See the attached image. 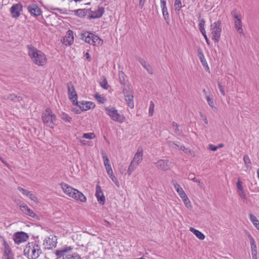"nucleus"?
Instances as JSON below:
<instances>
[{"instance_id": "nucleus-17", "label": "nucleus", "mask_w": 259, "mask_h": 259, "mask_svg": "<svg viewBox=\"0 0 259 259\" xmlns=\"http://www.w3.org/2000/svg\"><path fill=\"white\" fill-rule=\"evenodd\" d=\"M60 185L63 192L70 197L72 196L74 192L76 190L75 189L63 182L61 183Z\"/></svg>"}, {"instance_id": "nucleus-20", "label": "nucleus", "mask_w": 259, "mask_h": 259, "mask_svg": "<svg viewBox=\"0 0 259 259\" xmlns=\"http://www.w3.org/2000/svg\"><path fill=\"white\" fill-rule=\"evenodd\" d=\"M28 11L31 15L34 16H39L41 14L40 8L35 4H32L28 7Z\"/></svg>"}, {"instance_id": "nucleus-2", "label": "nucleus", "mask_w": 259, "mask_h": 259, "mask_svg": "<svg viewBox=\"0 0 259 259\" xmlns=\"http://www.w3.org/2000/svg\"><path fill=\"white\" fill-rule=\"evenodd\" d=\"M41 253L40 247L36 243H29L24 249V254L28 259H36Z\"/></svg>"}, {"instance_id": "nucleus-27", "label": "nucleus", "mask_w": 259, "mask_h": 259, "mask_svg": "<svg viewBox=\"0 0 259 259\" xmlns=\"http://www.w3.org/2000/svg\"><path fill=\"white\" fill-rule=\"evenodd\" d=\"M190 231L192 232L195 236L200 240H204L205 238V235L200 231L195 229L194 228L191 227Z\"/></svg>"}, {"instance_id": "nucleus-21", "label": "nucleus", "mask_w": 259, "mask_h": 259, "mask_svg": "<svg viewBox=\"0 0 259 259\" xmlns=\"http://www.w3.org/2000/svg\"><path fill=\"white\" fill-rule=\"evenodd\" d=\"M71 197L81 202H85L87 201L86 197L83 194V193L77 189H76L75 192H74Z\"/></svg>"}, {"instance_id": "nucleus-6", "label": "nucleus", "mask_w": 259, "mask_h": 259, "mask_svg": "<svg viewBox=\"0 0 259 259\" xmlns=\"http://www.w3.org/2000/svg\"><path fill=\"white\" fill-rule=\"evenodd\" d=\"M72 250V248L70 246L65 247L56 250V254L58 257H63V259H81L80 256L77 254H68Z\"/></svg>"}, {"instance_id": "nucleus-64", "label": "nucleus", "mask_w": 259, "mask_h": 259, "mask_svg": "<svg viewBox=\"0 0 259 259\" xmlns=\"http://www.w3.org/2000/svg\"><path fill=\"white\" fill-rule=\"evenodd\" d=\"M4 259H14L13 254L4 256Z\"/></svg>"}, {"instance_id": "nucleus-38", "label": "nucleus", "mask_w": 259, "mask_h": 259, "mask_svg": "<svg viewBox=\"0 0 259 259\" xmlns=\"http://www.w3.org/2000/svg\"><path fill=\"white\" fill-rule=\"evenodd\" d=\"M204 24L205 21L204 20V19H201L200 21V22L198 25L199 30L202 34H204L205 33H206L205 30L204 29Z\"/></svg>"}, {"instance_id": "nucleus-25", "label": "nucleus", "mask_w": 259, "mask_h": 259, "mask_svg": "<svg viewBox=\"0 0 259 259\" xmlns=\"http://www.w3.org/2000/svg\"><path fill=\"white\" fill-rule=\"evenodd\" d=\"M4 248V257L13 254L12 250L9 244L4 241L3 243Z\"/></svg>"}, {"instance_id": "nucleus-37", "label": "nucleus", "mask_w": 259, "mask_h": 259, "mask_svg": "<svg viewBox=\"0 0 259 259\" xmlns=\"http://www.w3.org/2000/svg\"><path fill=\"white\" fill-rule=\"evenodd\" d=\"M247 236L249 239L251 249H256V245L254 239H253L252 236L250 235V234L248 232L247 233Z\"/></svg>"}, {"instance_id": "nucleus-24", "label": "nucleus", "mask_w": 259, "mask_h": 259, "mask_svg": "<svg viewBox=\"0 0 259 259\" xmlns=\"http://www.w3.org/2000/svg\"><path fill=\"white\" fill-rule=\"evenodd\" d=\"M104 12V9L102 7H99L98 10L92 12L91 17L93 18H98L102 16Z\"/></svg>"}, {"instance_id": "nucleus-40", "label": "nucleus", "mask_w": 259, "mask_h": 259, "mask_svg": "<svg viewBox=\"0 0 259 259\" xmlns=\"http://www.w3.org/2000/svg\"><path fill=\"white\" fill-rule=\"evenodd\" d=\"M100 84L104 89L107 90L109 88L107 80L105 77H104L103 80L100 82Z\"/></svg>"}, {"instance_id": "nucleus-19", "label": "nucleus", "mask_w": 259, "mask_h": 259, "mask_svg": "<svg viewBox=\"0 0 259 259\" xmlns=\"http://www.w3.org/2000/svg\"><path fill=\"white\" fill-rule=\"evenodd\" d=\"M18 189L19 191L22 192V193L24 195L28 197L32 201H33L35 202H36V203L38 202L37 198L36 197V196L35 195H34L33 194H32L30 191H29L27 190L24 189L21 187H18Z\"/></svg>"}, {"instance_id": "nucleus-53", "label": "nucleus", "mask_w": 259, "mask_h": 259, "mask_svg": "<svg viewBox=\"0 0 259 259\" xmlns=\"http://www.w3.org/2000/svg\"><path fill=\"white\" fill-rule=\"evenodd\" d=\"M218 87L220 90V92L222 94V95L225 96V92L224 88L221 85L220 82H218Z\"/></svg>"}, {"instance_id": "nucleus-9", "label": "nucleus", "mask_w": 259, "mask_h": 259, "mask_svg": "<svg viewBox=\"0 0 259 259\" xmlns=\"http://www.w3.org/2000/svg\"><path fill=\"white\" fill-rule=\"evenodd\" d=\"M95 196L97 198L98 203L100 205H103L105 204L106 198L101 187L99 184L97 185L96 187Z\"/></svg>"}, {"instance_id": "nucleus-16", "label": "nucleus", "mask_w": 259, "mask_h": 259, "mask_svg": "<svg viewBox=\"0 0 259 259\" xmlns=\"http://www.w3.org/2000/svg\"><path fill=\"white\" fill-rule=\"evenodd\" d=\"M75 104L77 105L80 109L83 111L93 109L95 107L94 103L89 101H82L79 102L76 101Z\"/></svg>"}, {"instance_id": "nucleus-41", "label": "nucleus", "mask_w": 259, "mask_h": 259, "mask_svg": "<svg viewBox=\"0 0 259 259\" xmlns=\"http://www.w3.org/2000/svg\"><path fill=\"white\" fill-rule=\"evenodd\" d=\"M7 99L14 102L19 101L20 100V97H18L15 94H11L7 97Z\"/></svg>"}, {"instance_id": "nucleus-3", "label": "nucleus", "mask_w": 259, "mask_h": 259, "mask_svg": "<svg viewBox=\"0 0 259 259\" xmlns=\"http://www.w3.org/2000/svg\"><path fill=\"white\" fill-rule=\"evenodd\" d=\"M42 120L44 123L51 128H53L56 121V116L53 113L51 109L47 108L42 114Z\"/></svg>"}, {"instance_id": "nucleus-28", "label": "nucleus", "mask_w": 259, "mask_h": 259, "mask_svg": "<svg viewBox=\"0 0 259 259\" xmlns=\"http://www.w3.org/2000/svg\"><path fill=\"white\" fill-rule=\"evenodd\" d=\"M92 42L91 45L94 46L101 45L103 44V40L101 39L98 36L93 34V36H91Z\"/></svg>"}, {"instance_id": "nucleus-26", "label": "nucleus", "mask_w": 259, "mask_h": 259, "mask_svg": "<svg viewBox=\"0 0 259 259\" xmlns=\"http://www.w3.org/2000/svg\"><path fill=\"white\" fill-rule=\"evenodd\" d=\"M160 7L162 9L163 16L165 20L166 21V22L168 24L169 22L170 19H169V14L167 11V8L166 5L161 6Z\"/></svg>"}, {"instance_id": "nucleus-11", "label": "nucleus", "mask_w": 259, "mask_h": 259, "mask_svg": "<svg viewBox=\"0 0 259 259\" xmlns=\"http://www.w3.org/2000/svg\"><path fill=\"white\" fill-rule=\"evenodd\" d=\"M56 237L50 236L46 237L44 240V245L45 248L47 249H52L56 246Z\"/></svg>"}, {"instance_id": "nucleus-12", "label": "nucleus", "mask_w": 259, "mask_h": 259, "mask_svg": "<svg viewBox=\"0 0 259 259\" xmlns=\"http://www.w3.org/2000/svg\"><path fill=\"white\" fill-rule=\"evenodd\" d=\"M143 160V149L139 147L131 163L138 166Z\"/></svg>"}, {"instance_id": "nucleus-39", "label": "nucleus", "mask_w": 259, "mask_h": 259, "mask_svg": "<svg viewBox=\"0 0 259 259\" xmlns=\"http://www.w3.org/2000/svg\"><path fill=\"white\" fill-rule=\"evenodd\" d=\"M97 101L100 103H104L106 101V99L98 94H96L94 96Z\"/></svg>"}, {"instance_id": "nucleus-10", "label": "nucleus", "mask_w": 259, "mask_h": 259, "mask_svg": "<svg viewBox=\"0 0 259 259\" xmlns=\"http://www.w3.org/2000/svg\"><path fill=\"white\" fill-rule=\"evenodd\" d=\"M28 238L27 234L23 232L16 233L13 235V240L15 243L17 244L26 241Z\"/></svg>"}, {"instance_id": "nucleus-22", "label": "nucleus", "mask_w": 259, "mask_h": 259, "mask_svg": "<svg viewBox=\"0 0 259 259\" xmlns=\"http://www.w3.org/2000/svg\"><path fill=\"white\" fill-rule=\"evenodd\" d=\"M138 61L143 66V67L147 71V72L150 74H153V69L151 66L146 63V62L142 58L140 57L138 58Z\"/></svg>"}, {"instance_id": "nucleus-52", "label": "nucleus", "mask_w": 259, "mask_h": 259, "mask_svg": "<svg viewBox=\"0 0 259 259\" xmlns=\"http://www.w3.org/2000/svg\"><path fill=\"white\" fill-rule=\"evenodd\" d=\"M189 178L190 179H191V180H192L193 181H194V182H197V183H198L199 186L200 187H201V188L202 187V186H203V184H202V183H201V182H200V181L199 180L197 179H196V178H190V175L189 176Z\"/></svg>"}, {"instance_id": "nucleus-33", "label": "nucleus", "mask_w": 259, "mask_h": 259, "mask_svg": "<svg viewBox=\"0 0 259 259\" xmlns=\"http://www.w3.org/2000/svg\"><path fill=\"white\" fill-rule=\"evenodd\" d=\"M249 215L250 221L252 223L255 227L259 230V221L258 219L255 215L252 214H249Z\"/></svg>"}, {"instance_id": "nucleus-59", "label": "nucleus", "mask_w": 259, "mask_h": 259, "mask_svg": "<svg viewBox=\"0 0 259 259\" xmlns=\"http://www.w3.org/2000/svg\"><path fill=\"white\" fill-rule=\"evenodd\" d=\"M200 115H201V117H202V120L204 121V123L206 124H207L208 123V120L206 118V117L205 116V115H203L202 114H200Z\"/></svg>"}, {"instance_id": "nucleus-36", "label": "nucleus", "mask_w": 259, "mask_h": 259, "mask_svg": "<svg viewBox=\"0 0 259 259\" xmlns=\"http://www.w3.org/2000/svg\"><path fill=\"white\" fill-rule=\"evenodd\" d=\"M102 155L104 166H106L107 165H111L110 163V160L108 158L107 154L105 152H102Z\"/></svg>"}, {"instance_id": "nucleus-61", "label": "nucleus", "mask_w": 259, "mask_h": 259, "mask_svg": "<svg viewBox=\"0 0 259 259\" xmlns=\"http://www.w3.org/2000/svg\"><path fill=\"white\" fill-rule=\"evenodd\" d=\"M84 57H85L86 59L88 60L89 61H90L91 60V56L89 53H86L84 55Z\"/></svg>"}, {"instance_id": "nucleus-50", "label": "nucleus", "mask_w": 259, "mask_h": 259, "mask_svg": "<svg viewBox=\"0 0 259 259\" xmlns=\"http://www.w3.org/2000/svg\"><path fill=\"white\" fill-rule=\"evenodd\" d=\"M172 127L176 134L180 135L181 132L179 131L178 124L176 122L172 123Z\"/></svg>"}, {"instance_id": "nucleus-35", "label": "nucleus", "mask_w": 259, "mask_h": 259, "mask_svg": "<svg viewBox=\"0 0 259 259\" xmlns=\"http://www.w3.org/2000/svg\"><path fill=\"white\" fill-rule=\"evenodd\" d=\"M75 15L79 17H83L86 15L87 10L85 9H78L74 11Z\"/></svg>"}, {"instance_id": "nucleus-62", "label": "nucleus", "mask_w": 259, "mask_h": 259, "mask_svg": "<svg viewBox=\"0 0 259 259\" xmlns=\"http://www.w3.org/2000/svg\"><path fill=\"white\" fill-rule=\"evenodd\" d=\"M251 254L252 257L257 256V250L256 249H251Z\"/></svg>"}, {"instance_id": "nucleus-30", "label": "nucleus", "mask_w": 259, "mask_h": 259, "mask_svg": "<svg viewBox=\"0 0 259 259\" xmlns=\"http://www.w3.org/2000/svg\"><path fill=\"white\" fill-rule=\"evenodd\" d=\"M125 100L126 101L128 106L131 108H133L134 107V103L133 102V96L132 95H125Z\"/></svg>"}, {"instance_id": "nucleus-51", "label": "nucleus", "mask_w": 259, "mask_h": 259, "mask_svg": "<svg viewBox=\"0 0 259 259\" xmlns=\"http://www.w3.org/2000/svg\"><path fill=\"white\" fill-rule=\"evenodd\" d=\"M177 193L179 194L180 197L182 199V200L187 196L183 189L180 190Z\"/></svg>"}, {"instance_id": "nucleus-46", "label": "nucleus", "mask_w": 259, "mask_h": 259, "mask_svg": "<svg viewBox=\"0 0 259 259\" xmlns=\"http://www.w3.org/2000/svg\"><path fill=\"white\" fill-rule=\"evenodd\" d=\"M154 110V104L153 101L150 102V104L149 109V115L150 116L153 115Z\"/></svg>"}, {"instance_id": "nucleus-14", "label": "nucleus", "mask_w": 259, "mask_h": 259, "mask_svg": "<svg viewBox=\"0 0 259 259\" xmlns=\"http://www.w3.org/2000/svg\"><path fill=\"white\" fill-rule=\"evenodd\" d=\"M20 209L25 214L34 219H38V216L26 204L23 203L19 206Z\"/></svg>"}, {"instance_id": "nucleus-42", "label": "nucleus", "mask_w": 259, "mask_h": 259, "mask_svg": "<svg viewBox=\"0 0 259 259\" xmlns=\"http://www.w3.org/2000/svg\"><path fill=\"white\" fill-rule=\"evenodd\" d=\"M183 201L187 208H188V209L192 208L191 202L187 196L185 197L184 199H183Z\"/></svg>"}, {"instance_id": "nucleus-31", "label": "nucleus", "mask_w": 259, "mask_h": 259, "mask_svg": "<svg viewBox=\"0 0 259 259\" xmlns=\"http://www.w3.org/2000/svg\"><path fill=\"white\" fill-rule=\"evenodd\" d=\"M118 75L120 83L121 84L125 85L127 81L126 76L122 71H119Z\"/></svg>"}, {"instance_id": "nucleus-58", "label": "nucleus", "mask_w": 259, "mask_h": 259, "mask_svg": "<svg viewBox=\"0 0 259 259\" xmlns=\"http://www.w3.org/2000/svg\"><path fill=\"white\" fill-rule=\"evenodd\" d=\"M208 149L212 151H215L218 149V147H217L212 144H209L208 145Z\"/></svg>"}, {"instance_id": "nucleus-56", "label": "nucleus", "mask_w": 259, "mask_h": 259, "mask_svg": "<svg viewBox=\"0 0 259 259\" xmlns=\"http://www.w3.org/2000/svg\"><path fill=\"white\" fill-rule=\"evenodd\" d=\"M184 152L188 154V155H191L193 156H194V152L192 151L189 148H186L185 149V150H184Z\"/></svg>"}, {"instance_id": "nucleus-49", "label": "nucleus", "mask_w": 259, "mask_h": 259, "mask_svg": "<svg viewBox=\"0 0 259 259\" xmlns=\"http://www.w3.org/2000/svg\"><path fill=\"white\" fill-rule=\"evenodd\" d=\"M137 166L134 165V164L130 163L128 170H127V173L129 176H130L132 172L137 168Z\"/></svg>"}, {"instance_id": "nucleus-29", "label": "nucleus", "mask_w": 259, "mask_h": 259, "mask_svg": "<svg viewBox=\"0 0 259 259\" xmlns=\"http://www.w3.org/2000/svg\"><path fill=\"white\" fill-rule=\"evenodd\" d=\"M198 56L202 65L203 66H207V63L206 61L204 55L201 49H199L198 50Z\"/></svg>"}, {"instance_id": "nucleus-5", "label": "nucleus", "mask_w": 259, "mask_h": 259, "mask_svg": "<svg viewBox=\"0 0 259 259\" xmlns=\"http://www.w3.org/2000/svg\"><path fill=\"white\" fill-rule=\"evenodd\" d=\"M222 32L221 22L220 20L211 23L210 25V33L212 39L215 42H218Z\"/></svg>"}, {"instance_id": "nucleus-1", "label": "nucleus", "mask_w": 259, "mask_h": 259, "mask_svg": "<svg viewBox=\"0 0 259 259\" xmlns=\"http://www.w3.org/2000/svg\"><path fill=\"white\" fill-rule=\"evenodd\" d=\"M28 54L32 62L39 66L45 65L47 62L46 55L31 45L27 46Z\"/></svg>"}, {"instance_id": "nucleus-57", "label": "nucleus", "mask_w": 259, "mask_h": 259, "mask_svg": "<svg viewBox=\"0 0 259 259\" xmlns=\"http://www.w3.org/2000/svg\"><path fill=\"white\" fill-rule=\"evenodd\" d=\"M174 186L177 192H179L180 190L183 189L180 186V185L177 183L174 184Z\"/></svg>"}, {"instance_id": "nucleus-13", "label": "nucleus", "mask_w": 259, "mask_h": 259, "mask_svg": "<svg viewBox=\"0 0 259 259\" xmlns=\"http://www.w3.org/2000/svg\"><path fill=\"white\" fill-rule=\"evenodd\" d=\"M67 90L68 97L70 100H72L73 104H75L77 101V94L75 90L74 87L71 82L67 84Z\"/></svg>"}, {"instance_id": "nucleus-45", "label": "nucleus", "mask_w": 259, "mask_h": 259, "mask_svg": "<svg viewBox=\"0 0 259 259\" xmlns=\"http://www.w3.org/2000/svg\"><path fill=\"white\" fill-rule=\"evenodd\" d=\"M175 7L177 11H179L182 8V3L181 0H176L175 2Z\"/></svg>"}, {"instance_id": "nucleus-54", "label": "nucleus", "mask_w": 259, "mask_h": 259, "mask_svg": "<svg viewBox=\"0 0 259 259\" xmlns=\"http://www.w3.org/2000/svg\"><path fill=\"white\" fill-rule=\"evenodd\" d=\"M239 195L240 197L244 200H246L245 193L244 190L242 191L238 192Z\"/></svg>"}, {"instance_id": "nucleus-47", "label": "nucleus", "mask_w": 259, "mask_h": 259, "mask_svg": "<svg viewBox=\"0 0 259 259\" xmlns=\"http://www.w3.org/2000/svg\"><path fill=\"white\" fill-rule=\"evenodd\" d=\"M167 143L168 146L172 149H177L179 147V145L176 142L169 141Z\"/></svg>"}, {"instance_id": "nucleus-7", "label": "nucleus", "mask_w": 259, "mask_h": 259, "mask_svg": "<svg viewBox=\"0 0 259 259\" xmlns=\"http://www.w3.org/2000/svg\"><path fill=\"white\" fill-rule=\"evenodd\" d=\"M231 15L234 19V25L236 31L239 34L244 36L245 34L242 28L241 15L237 12L236 9H234L231 12Z\"/></svg>"}, {"instance_id": "nucleus-43", "label": "nucleus", "mask_w": 259, "mask_h": 259, "mask_svg": "<svg viewBox=\"0 0 259 259\" xmlns=\"http://www.w3.org/2000/svg\"><path fill=\"white\" fill-rule=\"evenodd\" d=\"M96 137L95 135L93 133H85L83 134L82 137L88 139H93Z\"/></svg>"}, {"instance_id": "nucleus-34", "label": "nucleus", "mask_w": 259, "mask_h": 259, "mask_svg": "<svg viewBox=\"0 0 259 259\" xmlns=\"http://www.w3.org/2000/svg\"><path fill=\"white\" fill-rule=\"evenodd\" d=\"M60 117L65 122H71L72 118L65 112H61L60 114Z\"/></svg>"}, {"instance_id": "nucleus-55", "label": "nucleus", "mask_w": 259, "mask_h": 259, "mask_svg": "<svg viewBox=\"0 0 259 259\" xmlns=\"http://www.w3.org/2000/svg\"><path fill=\"white\" fill-rule=\"evenodd\" d=\"M110 178L112 180V181L115 183V184L117 187H119V182L114 175L113 176L110 177Z\"/></svg>"}, {"instance_id": "nucleus-32", "label": "nucleus", "mask_w": 259, "mask_h": 259, "mask_svg": "<svg viewBox=\"0 0 259 259\" xmlns=\"http://www.w3.org/2000/svg\"><path fill=\"white\" fill-rule=\"evenodd\" d=\"M207 103L209 106L213 109V108H215L214 106V103L213 101V96L211 93H209V95H206L205 97Z\"/></svg>"}, {"instance_id": "nucleus-4", "label": "nucleus", "mask_w": 259, "mask_h": 259, "mask_svg": "<svg viewBox=\"0 0 259 259\" xmlns=\"http://www.w3.org/2000/svg\"><path fill=\"white\" fill-rule=\"evenodd\" d=\"M106 113L112 120L118 123H122L125 121V118L123 115L118 113L115 107L108 106L105 107Z\"/></svg>"}, {"instance_id": "nucleus-18", "label": "nucleus", "mask_w": 259, "mask_h": 259, "mask_svg": "<svg viewBox=\"0 0 259 259\" xmlns=\"http://www.w3.org/2000/svg\"><path fill=\"white\" fill-rule=\"evenodd\" d=\"M74 42L73 32L72 30H69L67 32V34L64 37L62 42L66 46H70Z\"/></svg>"}, {"instance_id": "nucleus-63", "label": "nucleus", "mask_w": 259, "mask_h": 259, "mask_svg": "<svg viewBox=\"0 0 259 259\" xmlns=\"http://www.w3.org/2000/svg\"><path fill=\"white\" fill-rule=\"evenodd\" d=\"M202 35H203V36H204V38H205V40H206V42L207 44L208 45H210V41L209 40L208 38H207V35H206V33H205L204 34H202Z\"/></svg>"}, {"instance_id": "nucleus-23", "label": "nucleus", "mask_w": 259, "mask_h": 259, "mask_svg": "<svg viewBox=\"0 0 259 259\" xmlns=\"http://www.w3.org/2000/svg\"><path fill=\"white\" fill-rule=\"evenodd\" d=\"M93 36V33L89 32H85L81 34V39L91 45L92 37Z\"/></svg>"}, {"instance_id": "nucleus-15", "label": "nucleus", "mask_w": 259, "mask_h": 259, "mask_svg": "<svg viewBox=\"0 0 259 259\" xmlns=\"http://www.w3.org/2000/svg\"><path fill=\"white\" fill-rule=\"evenodd\" d=\"M22 11V6L21 4H16L12 6L10 9V12L13 18H17L20 15V12Z\"/></svg>"}, {"instance_id": "nucleus-60", "label": "nucleus", "mask_w": 259, "mask_h": 259, "mask_svg": "<svg viewBox=\"0 0 259 259\" xmlns=\"http://www.w3.org/2000/svg\"><path fill=\"white\" fill-rule=\"evenodd\" d=\"M145 1L146 0H139V7L141 8V9H142L144 5V4H145Z\"/></svg>"}, {"instance_id": "nucleus-8", "label": "nucleus", "mask_w": 259, "mask_h": 259, "mask_svg": "<svg viewBox=\"0 0 259 259\" xmlns=\"http://www.w3.org/2000/svg\"><path fill=\"white\" fill-rule=\"evenodd\" d=\"M155 164L159 169L164 171L167 170L172 166L171 162L167 159H160Z\"/></svg>"}, {"instance_id": "nucleus-48", "label": "nucleus", "mask_w": 259, "mask_h": 259, "mask_svg": "<svg viewBox=\"0 0 259 259\" xmlns=\"http://www.w3.org/2000/svg\"><path fill=\"white\" fill-rule=\"evenodd\" d=\"M236 185L238 189V192L244 190L243 187L242 186V182L240 179L238 180Z\"/></svg>"}, {"instance_id": "nucleus-44", "label": "nucleus", "mask_w": 259, "mask_h": 259, "mask_svg": "<svg viewBox=\"0 0 259 259\" xmlns=\"http://www.w3.org/2000/svg\"><path fill=\"white\" fill-rule=\"evenodd\" d=\"M243 161L246 167H249L251 164L250 159L247 155H245L243 157Z\"/></svg>"}]
</instances>
